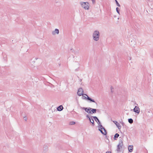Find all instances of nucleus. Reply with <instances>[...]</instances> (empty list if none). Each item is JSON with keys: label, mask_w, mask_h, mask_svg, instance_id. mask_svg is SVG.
<instances>
[{"label": "nucleus", "mask_w": 153, "mask_h": 153, "mask_svg": "<svg viewBox=\"0 0 153 153\" xmlns=\"http://www.w3.org/2000/svg\"><path fill=\"white\" fill-rule=\"evenodd\" d=\"M83 89L82 88H80L78 90L77 92V95L79 96L83 95Z\"/></svg>", "instance_id": "obj_6"}, {"label": "nucleus", "mask_w": 153, "mask_h": 153, "mask_svg": "<svg viewBox=\"0 0 153 153\" xmlns=\"http://www.w3.org/2000/svg\"><path fill=\"white\" fill-rule=\"evenodd\" d=\"M93 39L95 41H98L99 39L100 33L97 30L95 31L93 34Z\"/></svg>", "instance_id": "obj_3"}, {"label": "nucleus", "mask_w": 153, "mask_h": 153, "mask_svg": "<svg viewBox=\"0 0 153 153\" xmlns=\"http://www.w3.org/2000/svg\"><path fill=\"white\" fill-rule=\"evenodd\" d=\"M116 2V4L117 5L118 7H120V5L119 4V3L118 2V1H117V0H115Z\"/></svg>", "instance_id": "obj_21"}, {"label": "nucleus", "mask_w": 153, "mask_h": 153, "mask_svg": "<svg viewBox=\"0 0 153 153\" xmlns=\"http://www.w3.org/2000/svg\"><path fill=\"white\" fill-rule=\"evenodd\" d=\"M89 4L88 2H83L81 4V6L85 10H88L89 8Z\"/></svg>", "instance_id": "obj_4"}, {"label": "nucleus", "mask_w": 153, "mask_h": 153, "mask_svg": "<svg viewBox=\"0 0 153 153\" xmlns=\"http://www.w3.org/2000/svg\"><path fill=\"white\" fill-rule=\"evenodd\" d=\"M94 117H97L96 116H93L91 115H90V116H89V114H87L86 115V117L87 118V119H88L89 120L90 122L92 121V120H91L92 118H94Z\"/></svg>", "instance_id": "obj_10"}, {"label": "nucleus", "mask_w": 153, "mask_h": 153, "mask_svg": "<svg viewBox=\"0 0 153 153\" xmlns=\"http://www.w3.org/2000/svg\"><path fill=\"white\" fill-rule=\"evenodd\" d=\"M133 111L135 113H137V114H139L140 112L139 108L136 106H135L134 108L133 109Z\"/></svg>", "instance_id": "obj_7"}, {"label": "nucleus", "mask_w": 153, "mask_h": 153, "mask_svg": "<svg viewBox=\"0 0 153 153\" xmlns=\"http://www.w3.org/2000/svg\"><path fill=\"white\" fill-rule=\"evenodd\" d=\"M80 108L82 110H85L86 112L89 114V113H90V110L91 109V108L90 107H80Z\"/></svg>", "instance_id": "obj_5"}, {"label": "nucleus", "mask_w": 153, "mask_h": 153, "mask_svg": "<svg viewBox=\"0 0 153 153\" xmlns=\"http://www.w3.org/2000/svg\"><path fill=\"white\" fill-rule=\"evenodd\" d=\"M152 57L153 58V53L152 54Z\"/></svg>", "instance_id": "obj_31"}, {"label": "nucleus", "mask_w": 153, "mask_h": 153, "mask_svg": "<svg viewBox=\"0 0 153 153\" xmlns=\"http://www.w3.org/2000/svg\"><path fill=\"white\" fill-rule=\"evenodd\" d=\"M105 153H112L110 151H108V152H107Z\"/></svg>", "instance_id": "obj_27"}, {"label": "nucleus", "mask_w": 153, "mask_h": 153, "mask_svg": "<svg viewBox=\"0 0 153 153\" xmlns=\"http://www.w3.org/2000/svg\"><path fill=\"white\" fill-rule=\"evenodd\" d=\"M113 87L112 86H111V92L112 93L113 92V91H112V89H113Z\"/></svg>", "instance_id": "obj_24"}, {"label": "nucleus", "mask_w": 153, "mask_h": 153, "mask_svg": "<svg viewBox=\"0 0 153 153\" xmlns=\"http://www.w3.org/2000/svg\"><path fill=\"white\" fill-rule=\"evenodd\" d=\"M97 123L99 125V122H98V120H97V121H96Z\"/></svg>", "instance_id": "obj_29"}, {"label": "nucleus", "mask_w": 153, "mask_h": 153, "mask_svg": "<svg viewBox=\"0 0 153 153\" xmlns=\"http://www.w3.org/2000/svg\"><path fill=\"white\" fill-rule=\"evenodd\" d=\"M128 150L129 152H132L133 150V147L132 145H129L128 146Z\"/></svg>", "instance_id": "obj_12"}, {"label": "nucleus", "mask_w": 153, "mask_h": 153, "mask_svg": "<svg viewBox=\"0 0 153 153\" xmlns=\"http://www.w3.org/2000/svg\"><path fill=\"white\" fill-rule=\"evenodd\" d=\"M24 120H25V121H26L27 120V118L26 117H24Z\"/></svg>", "instance_id": "obj_26"}, {"label": "nucleus", "mask_w": 153, "mask_h": 153, "mask_svg": "<svg viewBox=\"0 0 153 153\" xmlns=\"http://www.w3.org/2000/svg\"><path fill=\"white\" fill-rule=\"evenodd\" d=\"M136 42L135 41V40L134 39L131 40V42L130 43L131 45L133 46L135 45L136 44Z\"/></svg>", "instance_id": "obj_15"}, {"label": "nucleus", "mask_w": 153, "mask_h": 153, "mask_svg": "<svg viewBox=\"0 0 153 153\" xmlns=\"http://www.w3.org/2000/svg\"><path fill=\"white\" fill-rule=\"evenodd\" d=\"M116 10L117 12L119 14H120V9L118 7H117L116 8Z\"/></svg>", "instance_id": "obj_20"}, {"label": "nucleus", "mask_w": 153, "mask_h": 153, "mask_svg": "<svg viewBox=\"0 0 153 153\" xmlns=\"http://www.w3.org/2000/svg\"><path fill=\"white\" fill-rule=\"evenodd\" d=\"M92 1L93 4H94L95 2V0H91Z\"/></svg>", "instance_id": "obj_25"}, {"label": "nucleus", "mask_w": 153, "mask_h": 153, "mask_svg": "<svg viewBox=\"0 0 153 153\" xmlns=\"http://www.w3.org/2000/svg\"><path fill=\"white\" fill-rule=\"evenodd\" d=\"M124 146L123 144V142L122 140H120L117 146L116 151L117 153H119L122 152L123 153Z\"/></svg>", "instance_id": "obj_2"}, {"label": "nucleus", "mask_w": 153, "mask_h": 153, "mask_svg": "<svg viewBox=\"0 0 153 153\" xmlns=\"http://www.w3.org/2000/svg\"><path fill=\"white\" fill-rule=\"evenodd\" d=\"M75 123L74 121H72L70 122V125H73L75 124Z\"/></svg>", "instance_id": "obj_22"}, {"label": "nucleus", "mask_w": 153, "mask_h": 153, "mask_svg": "<svg viewBox=\"0 0 153 153\" xmlns=\"http://www.w3.org/2000/svg\"><path fill=\"white\" fill-rule=\"evenodd\" d=\"M74 112H75V113H76V114H77V113L76 112H75V111H74Z\"/></svg>", "instance_id": "obj_32"}, {"label": "nucleus", "mask_w": 153, "mask_h": 153, "mask_svg": "<svg viewBox=\"0 0 153 153\" xmlns=\"http://www.w3.org/2000/svg\"><path fill=\"white\" fill-rule=\"evenodd\" d=\"M119 136V134L118 133H116L114 135V140H117V139Z\"/></svg>", "instance_id": "obj_16"}, {"label": "nucleus", "mask_w": 153, "mask_h": 153, "mask_svg": "<svg viewBox=\"0 0 153 153\" xmlns=\"http://www.w3.org/2000/svg\"><path fill=\"white\" fill-rule=\"evenodd\" d=\"M113 122L116 125L119 129H120L121 128V126L118 122L116 121H113Z\"/></svg>", "instance_id": "obj_8"}, {"label": "nucleus", "mask_w": 153, "mask_h": 153, "mask_svg": "<svg viewBox=\"0 0 153 153\" xmlns=\"http://www.w3.org/2000/svg\"><path fill=\"white\" fill-rule=\"evenodd\" d=\"M83 99H84V100H87V99H88V97H86L85 96H83V98H82Z\"/></svg>", "instance_id": "obj_23"}, {"label": "nucleus", "mask_w": 153, "mask_h": 153, "mask_svg": "<svg viewBox=\"0 0 153 153\" xmlns=\"http://www.w3.org/2000/svg\"><path fill=\"white\" fill-rule=\"evenodd\" d=\"M94 119L95 121L97 120L99 122V129L98 130L100 131L102 134L104 135H106L107 134L105 128L102 126L101 124V123L100 121L99 120V119L97 117H94Z\"/></svg>", "instance_id": "obj_1"}, {"label": "nucleus", "mask_w": 153, "mask_h": 153, "mask_svg": "<svg viewBox=\"0 0 153 153\" xmlns=\"http://www.w3.org/2000/svg\"><path fill=\"white\" fill-rule=\"evenodd\" d=\"M91 120H92V121H91L90 122V123H92V126H94L95 124H94V120L93 118H92Z\"/></svg>", "instance_id": "obj_19"}, {"label": "nucleus", "mask_w": 153, "mask_h": 153, "mask_svg": "<svg viewBox=\"0 0 153 153\" xmlns=\"http://www.w3.org/2000/svg\"><path fill=\"white\" fill-rule=\"evenodd\" d=\"M61 64H59V65L60 66Z\"/></svg>", "instance_id": "obj_30"}, {"label": "nucleus", "mask_w": 153, "mask_h": 153, "mask_svg": "<svg viewBox=\"0 0 153 153\" xmlns=\"http://www.w3.org/2000/svg\"><path fill=\"white\" fill-rule=\"evenodd\" d=\"M88 99H87V100H89L90 101V102H93L95 103L96 104H97V103L95 102V101L94 99L91 98V97H89L88 96Z\"/></svg>", "instance_id": "obj_13"}, {"label": "nucleus", "mask_w": 153, "mask_h": 153, "mask_svg": "<svg viewBox=\"0 0 153 153\" xmlns=\"http://www.w3.org/2000/svg\"><path fill=\"white\" fill-rule=\"evenodd\" d=\"M83 95H85V96H86L87 97H88V95H87V94H83Z\"/></svg>", "instance_id": "obj_28"}, {"label": "nucleus", "mask_w": 153, "mask_h": 153, "mask_svg": "<svg viewBox=\"0 0 153 153\" xmlns=\"http://www.w3.org/2000/svg\"><path fill=\"white\" fill-rule=\"evenodd\" d=\"M97 109L94 108H91L90 110V113H89L90 114H93L96 113Z\"/></svg>", "instance_id": "obj_9"}, {"label": "nucleus", "mask_w": 153, "mask_h": 153, "mask_svg": "<svg viewBox=\"0 0 153 153\" xmlns=\"http://www.w3.org/2000/svg\"><path fill=\"white\" fill-rule=\"evenodd\" d=\"M123 124H124V123L123 122L122 124H123Z\"/></svg>", "instance_id": "obj_33"}, {"label": "nucleus", "mask_w": 153, "mask_h": 153, "mask_svg": "<svg viewBox=\"0 0 153 153\" xmlns=\"http://www.w3.org/2000/svg\"><path fill=\"white\" fill-rule=\"evenodd\" d=\"M63 109V107L62 105H60L57 108V110L59 111H61Z\"/></svg>", "instance_id": "obj_14"}, {"label": "nucleus", "mask_w": 153, "mask_h": 153, "mask_svg": "<svg viewBox=\"0 0 153 153\" xmlns=\"http://www.w3.org/2000/svg\"><path fill=\"white\" fill-rule=\"evenodd\" d=\"M48 147L46 145H44L43 147V150L45 152L48 150Z\"/></svg>", "instance_id": "obj_17"}, {"label": "nucleus", "mask_w": 153, "mask_h": 153, "mask_svg": "<svg viewBox=\"0 0 153 153\" xmlns=\"http://www.w3.org/2000/svg\"><path fill=\"white\" fill-rule=\"evenodd\" d=\"M59 30L57 29H55L54 31H52V34L53 35H54L56 34H59Z\"/></svg>", "instance_id": "obj_11"}, {"label": "nucleus", "mask_w": 153, "mask_h": 153, "mask_svg": "<svg viewBox=\"0 0 153 153\" xmlns=\"http://www.w3.org/2000/svg\"><path fill=\"white\" fill-rule=\"evenodd\" d=\"M128 122L130 124H132L133 123V120L131 118H129L128 119Z\"/></svg>", "instance_id": "obj_18"}]
</instances>
